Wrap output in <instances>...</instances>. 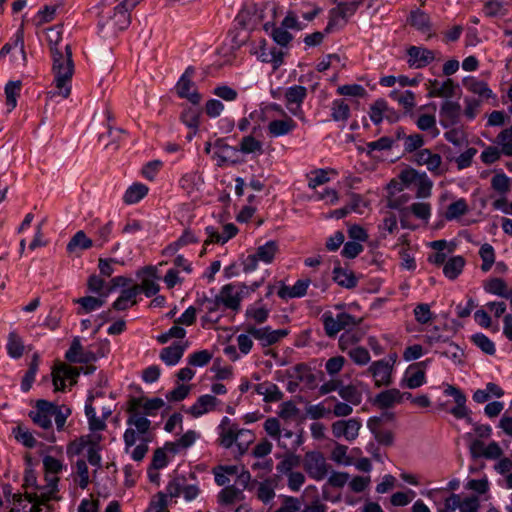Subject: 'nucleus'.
<instances>
[{
    "label": "nucleus",
    "mask_w": 512,
    "mask_h": 512,
    "mask_svg": "<svg viewBox=\"0 0 512 512\" xmlns=\"http://www.w3.org/2000/svg\"><path fill=\"white\" fill-rule=\"evenodd\" d=\"M495 143L500 147L503 155L512 157V125L497 135Z\"/></svg>",
    "instance_id": "49530a36"
},
{
    "label": "nucleus",
    "mask_w": 512,
    "mask_h": 512,
    "mask_svg": "<svg viewBox=\"0 0 512 512\" xmlns=\"http://www.w3.org/2000/svg\"><path fill=\"white\" fill-rule=\"evenodd\" d=\"M7 351L12 358H20L24 351V345L16 332H10L8 335Z\"/></svg>",
    "instance_id": "5fc2aeb1"
},
{
    "label": "nucleus",
    "mask_w": 512,
    "mask_h": 512,
    "mask_svg": "<svg viewBox=\"0 0 512 512\" xmlns=\"http://www.w3.org/2000/svg\"><path fill=\"white\" fill-rule=\"evenodd\" d=\"M408 211L415 215L417 218L427 221L431 215V206L427 202H416L402 211L403 216Z\"/></svg>",
    "instance_id": "4d7b16f0"
},
{
    "label": "nucleus",
    "mask_w": 512,
    "mask_h": 512,
    "mask_svg": "<svg viewBox=\"0 0 512 512\" xmlns=\"http://www.w3.org/2000/svg\"><path fill=\"white\" fill-rule=\"evenodd\" d=\"M141 398H132L129 401L127 425L129 428L124 433L125 449L128 451L136 443L137 438L144 442L151 441L148 434L151 422L140 412Z\"/></svg>",
    "instance_id": "f03ea898"
},
{
    "label": "nucleus",
    "mask_w": 512,
    "mask_h": 512,
    "mask_svg": "<svg viewBox=\"0 0 512 512\" xmlns=\"http://www.w3.org/2000/svg\"><path fill=\"white\" fill-rule=\"evenodd\" d=\"M80 374V370L75 367H70L67 365H60L55 368L52 372V381L55 388V391H61L65 388V379L74 380Z\"/></svg>",
    "instance_id": "aec40b11"
},
{
    "label": "nucleus",
    "mask_w": 512,
    "mask_h": 512,
    "mask_svg": "<svg viewBox=\"0 0 512 512\" xmlns=\"http://www.w3.org/2000/svg\"><path fill=\"white\" fill-rule=\"evenodd\" d=\"M199 117L200 113L196 109L188 107L182 112L180 119L188 128L194 130V134H196L200 124Z\"/></svg>",
    "instance_id": "13d9d810"
},
{
    "label": "nucleus",
    "mask_w": 512,
    "mask_h": 512,
    "mask_svg": "<svg viewBox=\"0 0 512 512\" xmlns=\"http://www.w3.org/2000/svg\"><path fill=\"white\" fill-rule=\"evenodd\" d=\"M12 50H16L19 53L22 63L25 64L26 63V52H25V44H24V33H23L22 29L17 31L12 43H7L2 47V49L0 50V57H3L6 54H9Z\"/></svg>",
    "instance_id": "f704fd0d"
},
{
    "label": "nucleus",
    "mask_w": 512,
    "mask_h": 512,
    "mask_svg": "<svg viewBox=\"0 0 512 512\" xmlns=\"http://www.w3.org/2000/svg\"><path fill=\"white\" fill-rule=\"evenodd\" d=\"M218 498L222 505L229 506L234 502L241 500L243 498V492L242 489L234 485L226 486L221 490Z\"/></svg>",
    "instance_id": "c03bdc74"
},
{
    "label": "nucleus",
    "mask_w": 512,
    "mask_h": 512,
    "mask_svg": "<svg viewBox=\"0 0 512 512\" xmlns=\"http://www.w3.org/2000/svg\"><path fill=\"white\" fill-rule=\"evenodd\" d=\"M388 110V104L384 99H377L371 106L369 116L371 121L378 125L385 119V112Z\"/></svg>",
    "instance_id": "603ef678"
},
{
    "label": "nucleus",
    "mask_w": 512,
    "mask_h": 512,
    "mask_svg": "<svg viewBox=\"0 0 512 512\" xmlns=\"http://www.w3.org/2000/svg\"><path fill=\"white\" fill-rule=\"evenodd\" d=\"M52 403L46 400H38L36 409L30 412V417L35 424L43 429H50L52 426Z\"/></svg>",
    "instance_id": "4468645a"
},
{
    "label": "nucleus",
    "mask_w": 512,
    "mask_h": 512,
    "mask_svg": "<svg viewBox=\"0 0 512 512\" xmlns=\"http://www.w3.org/2000/svg\"><path fill=\"white\" fill-rule=\"evenodd\" d=\"M220 443L225 448H230L239 438H245L248 442L252 440V433L246 429H239L228 417H224L219 425Z\"/></svg>",
    "instance_id": "423d86ee"
},
{
    "label": "nucleus",
    "mask_w": 512,
    "mask_h": 512,
    "mask_svg": "<svg viewBox=\"0 0 512 512\" xmlns=\"http://www.w3.org/2000/svg\"><path fill=\"white\" fill-rule=\"evenodd\" d=\"M484 289L486 292L508 298L509 288L505 281L501 278H493L485 283Z\"/></svg>",
    "instance_id": "8fccbe9b"
},
{
    "label": "nucleus",
    "mask_w": 512,
    "mask_h": 512,
    "mask_svg": "<svg viewBox=\"0 0 512 512\" xmlns=\"http://www.w3.org/2000/svg\"><path fill=\"white\" fill-rule=\"evenodd\" d=\"M295 128L296 122L287 115H285L283 119L271 121L267 126L268 133L272 137L287 135Z\"/></svg>",
    "instance_id": "a878e982"
},
{
    "label": "nucleus",
    "mask_w": 512,
    "mask_h": 512,
    "mask_svg": "<svg viewBox=\"0 0 512 512\" xmlns=\"http://www.w3.org/2000/svg\"><path fill=\"white\" fill-rule=\"evenodd\" d=\"M392 370L393 363L381 359L374 361L367 369V373L372 376L375 386L379 388L389 386L392 383Z\"/></svg>",
    "instance_id": "9d476101"
},
{
    "label": "nucleus",
    "mask_w": 512,
    "mask_h": 512,
    "mask_svg": "<svg viewBox=\"0 0 512 512\" xmlns=\"http://www.w3.org/2000/svg\"><path fill=\"white\" fill-rule=\"evenodd\" d=\"M246 332L259 340L263 346L273 345L288 335V331L286 329L272 330L268 326L257 328L254 325H247Z\"/></svg>",
    "instance_id": "9b49d317"
},
{
    "label": "nucleus",
    "mask_w": 512,
    "mask_h": 512,
    "mask_svg": "<svg viewBox=\"0 0 512 512\" xmlns=\"http://www.w3.org/2000/svg\"><path fill=\"white\" fill-rule=\"evenodd\" d=\"M333 279L338 285L347 289L354 288L357 285V278L353 272L341 267L334 268Z\"/></svg>",
    "instance_id": "58836bf2"
},
{
    "label": "nucleus",
    "mask_w": 512,
    "mask_h": 512,
    "mask_svg": "<svg viewBox=\"0 0 512 512\" xmlns=\"http://www.w3.org/2000/svg\"><path fill=\"white\" fill-rule=\"evenodd\" d=\"M309 285V279H300L293 286H282L278 291V295L283 299L300 298L306 294Z\"/></svg>",
    "instance_id": "7c9ffc66"
},
{
    "label": "nucleus",
    "mask_w": 512,
    "mask_h": 512,
    "mask_svg": "<svg viewBox=\"0 0 512 512\" xmlns=\"http://www.w3.org/2000/svg\"><path fill=\"white\" fill-rule=\"evenodd\" d=\"M254 390L258 395L263 396V400L267 403L278 402L284 396L278 386L269 381L254 385Z\"/></svg>",
    "instance_id": "393cba45"
},
{
    "label": "nucleus",
    "mask_w": 512,
    "mask_h": 512,
    "mask_svg": "<svg viewBox=\"0 0 512 512\" xmlns=\"http://www.w3.org/2000/svg\"><path fill=\"white\" fill-rule=\"evenodd\" d=\"M408 23L422 33L429 32L431 28L428 14L420 9H415L410 12Z\"/></svg>",
    "instance_id": "e433bc0d"
},
{
    "label": "nucleus",
    "mask_w": 512,
    "mask_h": 512,
    "mask_svg": "<svg viewBox=\"0 0 512 512\" xmlns=\"http://www.w3.org/2000/svg\"><path fill=\"white\" fill-rule=\"evenodd\" d=\"M331 109V116L335 121H346L350 117V107L342 99L334 100Z\"/></svg>",
    "instance_id": "6e6d98bb"
},
{
    "label": "nucleus",
    "mask_w": 512,
    "mask_h": 512,
    "mask_svg": "<svg viewBox=\"0 0 512 512\" xmlns=\"http://www.w3.org/2000/svg\"><path fill=\"white\" fill-rule=\"evenodd\" d=\"M21 82L9 81L5 86L6 105L8 112H11L17 105V97L20 94Z\"/></svg>",
    "instance_id": "09e8293b"
},
{
    "label": "nucleus",
    "mask_w": 512,
    "mask_h": 512,
    "mask_svg": "<svg viewBox=\"0 0 512 512\" xmlns=\"http://www.w3.org/2000/svg\"><path fill=\"white\" fill-rule=\"evenodd\" d=\"M237 228L234 224H227L224 226V233L219 234L213 227H207L206 232L208 238L204 241V245L209 243H226L229 239L234 237L237 233Z\"/></svg>",
    "instance_id": "c85d7f7f"
},
{
    "label": "nucleus",
    "mask_w": 512,
    "mask_h": 512,
    "mask_svg": "<svg viewBox=\"0 0 512 512\" xmlns=\"http://www.w3.org/2000/svg\"><path fill=\"white\" fill-rule=\"evenodd\" d=\"M389 96L394 101L398 102L407 112L412 111L415 107V95L410 90H393L390 92Z\"/></svg>",
    "instance_id": "79ce46f5"
},
{
    "label": "nucleus",
    "mask_w": 512,
    "mask_h": 512,
    "mask_svg": "<svg viewBox=\"0 0 512 512\" xmlns=\"http://www.w3.org/2000/svg\"><path fill=\"white\" fill-rule=\"evenodd\" d=\"M302 463L304 471L315 481L324 480L330 473L331 466L320 451L306 452Z\"/></svg>",
    "instance_id": "7ed1b4c3"
},
{
    "label": "nucleus",
    "mask_w": 512,
    "mask_h": 512,
    "mask_svg": "<svg viewBox=\"0 0 512 512\" xmlns=\"http://www.w3.org/2000/svg\"><path fill=\"white\" fill-rule=\"evenodd\" d=\"M217 399L212 395H202L190 407L189 412L194 417L202 416L203 414L215 408Z\"/></svg>",
    "instance_id": "473e14b6"
},
{
    "label": "nucleus",
    "mask_w": 512,
    "mask_h": 512,
    "mask_svg": "<svg viewBox=\"0 0 512 512\" xmlns=\"http://www.w3.org/2000/svg\"><path fill=\"white\" fill-rule=\"evenodd\" d=\"M278 458L280 461L276 465V472L279 477H287L301 464V456L294 451H286Z\"/></svg>",
    "instance_id": "f3484780"
},
{
    "label": "nucleus",
    "mask_w": 512,
    "mask_h": 512,
    "mask_svg": "<svg viewBox=\"0 0 512 512\" xmlns=\"http://www.w3.org/2000/svg\"><path fill=\"white\" fill-rule=\"evenodd\" d=\"M66 359L73 363H90L97 360L95 351L84 350L79 338H74L65 354Z\"/></svg>",
    "instance_id": "ddd939ff"
},
{
    "label": "nucleus",
    "mask_w": 512,
    "mask_h": 512,
    "mask_svg": "<svg viewBox=\"0 0 512 512\" xmlns=\"http://www.w3.org/2000/svg\"><path fill=\"white\" fill-rule=\"evenodd\" d=\"M194 69L188 67L182 74L176 84V92L180 98H185L194 105L200 103L202 97L195 88V83L192 81Z\"/></svg>",
    "instance_id": "6e6552de"
},
{
    "label": "nucleus",
    "mask_w": 512,
    "mask_h": 512,
    "mask_svg": "<svg viewBox=\"0 0 512 512\" xmlns=\"http://www.w3.org/2000/svg\"><path fill=\"white\" fill-rule=\"evenodd\" d=\"M252 488L255 489L257 499L264 504H269L276 496V482L271 478L261 482H255Z\"/></svg>",
    "instance_id": "5701e85b"
},
{
    "label": "nucleus",
    "mask_w": 512,
    "mask_h": 512,
    "mask_svg": "<svg viewBox=\"0 0 512 512\" xmlns=\"http://www.w3.org/2000/svg\"><path fill=\"white\" fill-rule=\"evenodd\" d=\"M139 293L140 288L134 286L122 290L121 295L113 303V308L119 311L126 310L129 306L136 304L135 298Z\"/></svg>",
    "instance_id": "72a5a7b5"
},
{
    "label": "nucleus",
    "mask_w": 512,
    "mask_h": 512,
    "mask_svg": "<svg viewBox=\"0 0 512 512\" xmlns=\"http://www.w3.org/2000/svg\"><path fill=\"white\" fill-rule=\"evenodd\" d=\"M13 432L16 440L21 442L25 447L34 448L36 446L37 440L28 429L18 426Z\"/></svg>",
    "instance_id": "69168bd1"
},
{
    "label": "nucleus",
    "mask_w": 512,
    "mask_h": 512,
    "mask_svg": "<svg viewBox=\"0 0 512 512\" xmlns=\"http://www.w3.org/2000/svg\"><path fill=\"white\" fill-rule=\"evenodd\" d=\"M464 265L465 260L462 256H454L444 264L443 273L448 279L454 280L461 274Z\"/></svg>",
    "instance_id": "ea45409f"
},
{
    "label": "nucleus",
    "mask_w": 512,
    "mask_h": 512,
    "mask_svg": "<svg viewBox=\"0 0 512 512\" xmlns=\"http://www.w3.org/2000/svg\"><path fill=\"white\" fill-rule=\"evenodd\" d=\"M75 302L81 306L80 310L78 311V314H82L92 312L102 307L105 303V300L92 296H86L76 299Z\"/></svg>",
    "instance_id": "864d4df0"
},
{
    "label": "nucleus",
    "mask_w": 512,
    "mask_h": 512,
    "mask_svg": "<svg viewBox=\"0 0 512 512\" xmlns=\"http://www.w3.org/2000/svg\"><path fill=\"white\" fill-rule=\"evenodd\" d=\"M454 93L455 84L450 78L446 79L444 82H439L436 79L429 81V97L451 98Z\"/></svg>",
    "instance_id": "b1692460"
},
{
    "label": "nucleus",
    "mask_w": 512,
    "mask_h": 512,
    "mask_svg": "<svg viewBox=\"0 0 512 512\" xmlns=\"http://www.w3.org/2000/svg\"><path fill=\"white\" fill-rule=\"evenodd\" d=\"M285 373L289 379H294L298 382L311 383L314 381V375L305 363H298L287 369Z\"/></svg>",
    "instance_id": "c9c22d12"
},
{
    "label": "nucleus",
    "mask_w": 512,
    "mask_h": 512,
    "mask_svg": "<svg viewBox=\"0 0 512 512\" xmlns=\"http://www.w3.org/2000/svg\"><path fill=\"white\" fill-rule=\"evenodd\" d=\"M278 251L279 247L276 241H267L265 244L257 247L254 253L249 254L243 260V271L249 273L256 270L259 262L264 264L272 263Z\"/></svg>",
    "instance_id": "20e7f679"
},
{
    "label": "nucleus",
    "mask_w": 512,
    "mask_h": 512,
    "mask_svg": "<svg viewBox=\"0 0 512 512\" xmlns=\"http://www.w3.org/2000/svg\"><path fill=\"white\" fill-rule=\"evenodd\" d=\"M347 451L348 447L346 445L337 443L331 452V460L339 465H351L352 459L347 455Z\"/></svg>",
    "instance_id": "052dcab7"
},
{
    "label": "nucleus",
    "mask_w": 512,
    "mask_h": 512,
    "mask_svg": "<svg viewBox=\"0 0 512 512\" xmlns=\"http://www.w3.org/2000/svg\"><path fill=\"white\" fill-rule=\"evenodd\" d=\"M339 396L351 405H359L362 402V393L354 385H342L339 388Z\"/></svg>",
    "instance_id": "a18cd8bd"
},
{
    "label": "nucleus",
    "mask_w": 512,
    "mask_h": 512,
    "mask_svg": "<svg viewBox=\"0 0 512 512\" xmlns=\"http://www.w3.org/2000/svg\"><path fill=\"white\" fill-rule=\"evenodd\" d=\"M479 255L483 261L481 265L482 271H489L495 262V253L493 247L488 243L483 244L479 250Z\"/></svg>",
    "instance_id": "e2e57ef3"
},
{
    "label": "nucleus",
    "mask_w": 512,
    "mask_h": 512,
    "mask_svg": "<svg viewBox=\"0 0 512 512\" xmlns=\"http://www.w3.org/2000/svg\"><path fill=\"white\" fill-rule=\"evenodd\" d=\"M405 394L398 389H388L380 392L374 399V404L381 409H388L403 401Z\"/></svg>",
    "instance_id": "4be33fe9"
},
{
    "label": "nucleus",
    "mask_w": 512,
    "mask_h": 512,
    "mask_svg": "<svg viewBox=\"0 0 512 512\" xmlns=\"http://www.w3.org/2000/svg\"><path fill=\"white\" fill-rule=\"evenodd\" d=\"M93 246V241L88 238L84 231H77L67 244V251L70 254L79 255L83 250H87Z\"/></svg>",
    "instance_id": "c756f323"
},
{
    "label": "nucleus",
    "mask_w": 512,
    "mask_h": 512,
    "mask_svg": "<svg viewBox=\"0 0 512 512\" xmlns=\"http://www.w3.org/2000/svg\"><path fill=\"white\" fill-rule=\"evenodd\" d=\"M426 382L425 372L414 366H410L401 380L400 386L403 388L415 389Z\"/></svg>",
    "instance_id": "bb28decb"
},
{
    "label": "nucleus",
    "mask_w": 512,
    "mask_h": 512,
    "mask_svg": "<svg viewBox=\"0 0 512 512\" xmlns=\"http://www.w3.org/2000/svg\"><path fill=\"white\" fill-rule=\"evenodd\" d=\"M462 83L469 92L483 99H489L493 96L492 90L488 87L487 83L473 76L465 77Z\"/></svg>",
    "instance_id": "cd10ccee"
},
{
    "label": "nucleus",
    "mask_w": 512,
    "mask_h": 512,
    "mask_svg": "<svg viewBox=\"0 0 512 512\" xmlns=\"http://www.w3.org/2000/svg\"><path fill=\"white\" fill-rule=\"evenodd\" d=\"M380 418H370L368 420V427L371 430V432L374 434L375 439L383 445H391L393 443V434L391 431L388 430H378L376 428L377 425L380 423Z\"/></svg>",
    "instance_id": "37998d69"
},
{
    "label": "nucleus",
    "mask_w": 512,
    "mask_h": 512,
    "mask_svg": "<svg viewBox=\"0 0 512 512\" xmlns=\"http://www.w3.org/2000/svg\"><path fill=\"white\" fill-rule=\"evenodd\" d=\"M321 319L324 325L325 333L329 337L336 336L341 330L355 327L362 321L360 318L357 319L345 312L337 314L336 317H334L331 312H325Z\"/></svg>",
    "instance_id": "39448f33"
},
{
    "label": "nucleus",
    "mask_w": 512,
    "mask_h": 512,
    "mask_svg": "<svg viewBox=\"0 0 512 512\" xmlns=\"http://www.w3.org/2000/svg\"><path fill=\"white\" fill-rule=\"evenodd\" d=\"M362 337L363 333L360 330L347 328L338 340V347L342 352L348 353L349 350L357 347L356 344L361 341Z\"/></svg>",
    "instance_id": "2f4dec72"
},
{
    "label": "nucleus",
    "mask_w": 512,
    "mask_h": 512,
    "mask_svg": "<svg viewBox=\"0 0 512 512\" xmlns=\"http://www.w3.org/2000/svg\"><path fill=\"white\" fill-rule=\"evenodd\" d=\"M468 211L467 203L464 199H459L451 203L446 210L445 217L447 220L457 219L466 214Z\"/></svg>",
    "instance_id": "680f3d73"
},
{
    "label": "nucleus",
    "mask_w": 512,
    "mask_h": 512,
    "mask_svg": "<svg viewBox=\"0 0 512 512\" xmlns=\"http://www.w3.org/2000/svg\"><path fill=\"white\" fill-rule=\"evenodd\" d=\"M425 144L424 137L421 134L414 133L405 137L403 142L404 151L407 153L417 152Z\"/></svg>",
    "instance_id": "0e129e2a"
},
{
    "label": "nucleus",
    "mask_w": 512,
    "mask_h": 512,
    "mask_svg": "<svg viewBox=\"0 0 512 512\" xmlns=\"http://www.w3.org/2000/svg\"><path fill=\"white\" fill-rule=\"evenodd\" d=\"M264 30L269 32L273 40L280 46H287L292 40V34L287 31L284 27H275L274 24H264Z\"/></svg>",
    "instance_id": "4c0bfd02"
},
{
    "label": "nucleus",
    "mask_w": 512,
    "mask_h": 512,
    "mask_svg": "<svg viewBox=\"0 0 512 512\" xmlns=\"http://www.w3.org/2000/svg\"><path fill=\"white\" fill-rule=\"evenodd\" d=\"M245 316L256 324H262L268 319L269 310L262 305L254 304L246 309Z\"/></svg>",
    "instance_id": "3c124183"
},
{
    "label": "nucleus",
    "mask_w": 512,
    "mask_h": 512,
    "mask_svg": "<svg viewBox=\"0 0 512 512\" xmlns=\"http://www.w3.org/2000/svg\"><path fill=\"white\" fill-rule=\"evenodd\" d=\"M34 501L29 507V512H51L49 506L46 503L52 498V496L45 493H41L40 496L34 495Z\"/></svg>",
    "instance_id": "774afa93"
},
{
    "label": "nucleus",
    "mask_w": 512,
    "mask_h": 512,
    "mask_svg": "<svg viewBox=\"0 0 512 512\" xmlns=\"http://www.w3.org/2000/svg\"><path fill=\"white\" fill-rule=\"evenodd\" d=\"M302 506L300 498L283 496L280 507L275 512H299Z\"/></svg>",
    "instance_id": "338daca9"
},
{
    "label": "nucleus",
    "mask_w": 512,
    "mask_h": 512,
    "mask_svg": "<svg viewBox=\"0 0 512 512\" xmlns=\"http://www.w3.org/2000/svg\"><path fill=\"white\" fill-rule=\"evenodd\" d=\"M217 298L220 304L227 309H231L233 311H238L240 309L242 297L233 284L224 285L217 295Z\"/></svg>",
    "instance_id": "dca6fc26"
},
{
    "label": "nucleus",
    "mask_w": 512,
    "mask_h": 512,
    "mask_svg": "<svg viewBox=\"0 0 512 512\" xmlns=\"http://www.w3.org/2000/svg\"><path fill=\"white\" fill-rule=\"evenodd\" d=\"M413 161L420 166H426L434 176H441L446 171L442 165V157L427 148L417 151L413 155Z\"/></svg>",
    "instance_id": "1a4fd4ad"
},
{
    "label": "nucleus",
    "mask_w": 512,
    "mask_h": 512,
    "mask_svg": "<svg viewBox=\"0 0 512 512\" xmlns=\"http://www.w3.org/2000/svg\"><path fill=\"white\" fill-rule=\"evenodd\" d=\"M417 128L421 131L430 132L432 137L439 135V130L436 126V118L431 114H421L415 121Z\"/></svg>",
    "instance_id": "de8ad7c7"
},
{
    "label": "nucleus",
    "mask_w": 512,
    "mask_h": 512,
    "mask_svg": "<svg viewBox=\"0 0 512 512\" xmlns=\"http://www.w3.org/2000/svg\"><path fill=\"white\" fill-rule=\"evenodd\" d=\"M461 105L458 102L446 100L442 103L439 111L440 124L449 128L457 124L461 116Z\"/></svg>",
    "instance_id": "f8f14e48"
},
{
    "label": "nucleus",
    "mask_w": 512,
    "mask_h": 512,
    "mask_svg": "<svg viewBox=\"0 0 512 512\" xmlns=\"http://www.w3.org/2000/svg\"><path fill=\"white\" fill-rule=\"evenodd\" d=\"M307 95V89L304 86L294 85L287 89L285 93V100L289 111L297 116L300 111V106Z\"/></svg>",
    "instance_id": "a211bd4d"
},
{
    "label": "nucleus",
    "mask_w": 512,
    "mask_h": 512,
    "mask_svg": "<svg viewBox=\"0 0 512 512\" xmlns=\"http://www.w3.org/2000/svg\"><path fill=\"white\" fill-rule=\"evenodd\" d=\"M187 346V342L173 343L172 345L163 348L160 352L159 357L166 365L174 366L182 358Z\"/></svg>",
    "instance_id": "412c9836"
},
{
    "label": "nucleus",
    "mask_w": 512,
    "mask_h": 512,
    "mask_svg": "<svg viewBox=\"0 0 512 512\" xmlns=\"http://www.w3.org/2000/svg\"><path fill=\"white\" fill-rule=\"evenodd\" d=\"M142 273L146 275V277L142 279L140 285H134V287H139L140 292H143L146 297L156 295L160 290V287L156 282V280L159 279L156 267L146 266L142 269Z\"/></svg>",
    "instance_id": "2eb2a0df"
},
{
    "label": "nucleus",
    "mask_w": 512,
    "mask_h": 512,
    "mask_svg": "<svg viewBox=\"0 0 512 512\" xmlns=\"http://www.w3.org/2000/svg\"><path fill=\"white\" fill-rule=\"evenodd\" d=\"M407 54L409 56V64L416 68H423L435 59L434 52L424 47L411 46Z\"/></svg>",
    "instance_id": "6ab92c4d"
},
{
    "label": "nucleus",
    "mask_w": 512,
    "mask_h": 512,
    "mask_svg": "<svg viewBox=\"0 0 512 512\" xmlns=\"http://www.w3.org/2000/svg\"><path fill=\"white\" fill-rule=\"evenodd\" d=\"M148 193V187L141 183H134L124 193L123 201L126 204H135L144 198Z\"/></svg>",
    "instance_id": "a19ab883"
},
{
    "label": "nucleus",
    "mask_w": 512,
    "mask_h": 512,
    "mask_svg": "<svg viewBox=\"0 0 512 512\" xmlns=\"http://www.w3.org/2000/svg\"><path fill=\"white\" fill-rule=\"evenodd\" d=\"M63 48L64 50L54 49L51 53L55 90L48 93L50 99L56 96L67 98L71 93V80L74 74L72 50L69 44H65Z\"/></svg>",
    "instance_id": "f257e3e1"
},
{
    "label": "nucleus",
    "mask_w": 512,
    "mask_h": 512,
    "mask_svg": "<svg viewBox=\"0 0 512 512\" xmlns=\"http://www.w3.org/2000/svg\"><path fill=\"white\" fill-rule=\"evenodd\" d=\"M47 41L50 47V53H53L54 49L64 50V45H62V31L59 26L47 29Z\"/></svg>",
    "instance_id": "bf43d9fd"
},
{
    "label": "nucleus",
    "mask_w": 512,
    "mask_h": 512,
    "mask_svg": "<svg viewBox=\"0 0 512 512\" xmlns=\"http://www.w3.org/2000/svg\"><path fill=\"white\" fill-rule=\"evenodd\" d=\"M361 427L362 422L359 418H349L333 422L331 432L337 439L343 438L348 442H353L359 436Z\"/></svg>",
    "instance_id": "0eeeda50"
}]
</instances>
